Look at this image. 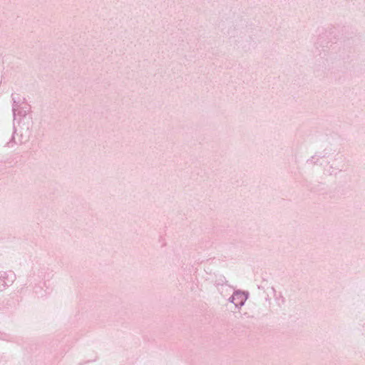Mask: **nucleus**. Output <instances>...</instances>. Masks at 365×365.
<instances>
[{
	"label": "nucleus",
	"instance_id": "1",
	"mask_svg": "<svg viewBox=\"0 0 365 365\" xmlns=\"http://www.w3.org/2000/svg\"><path fill=\"white\" fill-rule=\"evenodd\" d=\"M237 299H241L240 304H243V300L245 299V295L243 294H241V293H239V292H236V293H235L233 294L232 299H233V301H235Z\"/></svg>",
	"mask_w": 365,
	"mask_h": 365
}]
</instances>
